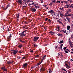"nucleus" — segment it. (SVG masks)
<instances>
[{
    "mask_svg": "<svg viewBox=\"0 0 73 73\" xmlns=\"http://www.w3.org/2000/svg\"><path fill=\"white\" fill-rule=\"evenodd\" d=\"M38 38H39V37L38 36L34 37L33 39V41L36 42L38 40Z\"/></svg>",
    "mask_w": 73,
    "mask_h": 73,
    "instance_id": "1",
    "label": "nucleus"
},
{
    "mask_svg": "<svg viewBox=\"0 0 73 73\" xmlns=\"http://www.w3.org/2000/svg\"><path fill=\"white\" fill-rule=\"evenodd\" d=\"M38 5V6H37ZM34 6L35 7V8H36V9H37L38 8V9H39L40 8V6H38V4H35V5H34Z\"/></svg>",
    "mask_w": 73,
    "mask_h": 73,
    "instance_id": "2",
    "label": "nucleus"
},
{
    "mask_svg": "<svg viewBox=\"0 0 73 73\" xmlns=\"http://www.w3.org/2000/svg\"><path fill=\"white\" fill-rule=\"evenodd\" d=\"M26 35V34H25V33L23 32L20 33L21 36V37H24Z\"/></svg>",
    "mask_w": 73,
    "mask_h": 73,
    "instance_id": "3",
    "label": "nucleus"
},
{
    "mask_svg": "<svg viewBox=\"0 0 73 73\" xmlns=\"http://www.w3.org/2000/svg\"><path fill=\"white\" fill-rule=\"evenodd\" d=\"M12 51H13L12 53L14 55L16 54L17 53V52H18V51L16 50H13Z\"/></svg>",
    "mask_w": 73,
    "mask_h": 73,
    "instance_id": "4",
    "label": "nucleus"
},
{
    "mask_svg": "<svg viewBox=\"0 0 73 73\" xmlns=\"http://www.w3.org/2000/svg\"><path fill=\"white\" fill-rule=\"evenodd\" d=\"M18 3L22 5V4H23V1H22V0H18Z\"/></svg>",
    "mask_w": 73,
    "mask_h": 73,
    "instance_id": "5",
    "label": "nucleus"
},
{
    "mask_svg": "<svg viewBox=\"0 0 73 73\" xmlns=\"http://www.w3.org/2000/svg\"><path fill=\"white\" fill-rule=\"evenodd\" d=\"M31 10L32 12H36V9L35 8H32L31 9Z\"/></svg>",
    "mask_w": 73,
    "mask_h": 73,
    "instance_id": "6",
    "label": "nucleus"
},
{
    "mask_svg": "<svg viewBox=\"0 0 73 73\" xmlns=\"http://www.w3.org/2000/svg\"><path fill=\"white\" fill-rule=\"evenodd\" d=\"M1 69L3 70V71H5V72H7V70L6 68H5V67H2L1 68Z\"/></svg>",
    "mask_w": 73,
    "mask_h": 73,
    "instance_id": "7",
    "label": "nucleus"
},
{
    "mask_svg": "<svg viewBox=\"0 0 73 73\" xmlns=\"http://www.w3.org/2000/svg\"><path fill=\"white\" fill-rule=\"evenodd\" d=\"M28 66V64L27 63H25V64H23V67L24 68H25L27 66Z\"/></svg>",
    "mask_w": 73,
    "mask_h": 73,
    "instance_id": "8",
    "label": "nucleus"
},
{
    "mask_svg": "<svg viewBox=\"0 0 73 73\" xmlns=\"http://www.w3.org/2000/svg\"><path fill=\"white\" fill-rule=\"evenodd\" d=\"M64 16V15L62 13V12H61L60 13V16L61 17H63V16Z\"/></svg>",
    "mask_w": 73,
    "mask_h": 73,
    "instance_id": "9",
    "label": "nucleus"
},
{
    "mask_svg": "<svg viewBox=\"0 0 73 73\" xmlns=\"http://www.w3.org/2000/svg\"><path fill=\"white\" fill-rule=\"evenodd\" d=\"M11 37H12V35H11V34H10L9 36L7 37V39H8L9 40H10V38H11Z\"/></svg>",
    "mask_w": 73,
    "mask_h": 73,
    "instance_id": "10",
    "label": "nucleus"
},
{
    "mask_svg": "<svg viewBox=\"0 0 73 73\" xmlns=\"http://www.w3.org/2000/svg\"><path fill=\"white\" fill-rule=\"evenodd\" d=\"M65 65L66 67H67V68H68V69H69V68H71V67L70 66H68V64H67L66 63L65 64Z\"/></svg>",
    "mask_w": 73,
    "mask_h": 73,
    "instance_id": "11",
    "label": "nucleus"
},
{
    "mask_svg": "<svg viewBox=\"0 0 73 73\" xmlns=\"http://www.w3.org/2000/svg\"><path fill=\"white\" fill-rule=\"evenodd\" d=\"M61 32H62V33H66V30H61Z\"/></svg>",
    "mask_w": 73,
    "mask_h": 73,
    "instance_id": "12",
    "label": "nucleus"
},
{
    "mask_svg": "<svg viewBox=\"0 0 73 73\" xmlns=\"http://www.w3.org/2000/svg\"><path fill=\"white\" fill-rule=\"evenodd\" d=\"M68 13H66L65 14V15H63V16H64V17H68V15H67Z\"/></svg>",
    "mask_w": 73,
    "mask_h": 73,
    "instance_id": "13",
    "label": "nucleus"
},
{
    "mask_svg": "<svg viewBox=\"0 0 73 73\" xmlns=\"http://www.w3.org/2000/svg\"><path fill=\"white\" fill-rule=\"evenodd\" d=\"M67 30H69L70 29V26H68L67 27Z\"/></svg>",
    "mask_w": 73,
    "mask_h": 73,
    "instance_id": "14",
    "label": "nucleus"
},
{
    "mask_svg": "<svg viewBox=\"0 0 73 73\" xmlns=\"http://www.w3.org/2000/svg\"><path fill=\"white\" fill-rule=\"evenodd\" d=\"M60 27H57V28L56 29H56V30H58V31H60Z\"/></svg>",
    "mask_w": 73,
    "mask_h": 73,
    "instance_id": "15",
    "label": "nucleus"
},
{
    "mask_svg": "<svg viewBox=\"0 0 73 73\" xmlns=\"http://www.w3.org/2000/svg\"><path fill=\"white\" fill-rule=\"evenodd\" d=\"M46 57V55H45L42 58V60H44V59H45V57Z\"/></svg>",
    "mask_w": 73,
    "mask_h": 73,
    "instance_id": "16",
    "label": "nucleus"
},
{
    "mask_svg": "<svg viewBox=\"0 0 73 73\" xmlns=\"http://www.w3.org/2000/svg\"><path fill=\"white\" fill-rule=\"evenodd\" d=\"M13 62L8 61V62H7V64H12Z\"/></svg>",
    "mask_w": 73,
    "mask_h": 73,
    "instance_id": "17",
    "label": "nucleus"
},
{
    "mask_svg": "<svg viewBox=\"0 0 73 73\" xmlns=\"http://www.w3.org/2000/svg\"><path fill=\"white\" fill-rule=\"evenodd\" d=\"M66 19H67V20H68V22H70V18H69L68 17H66Z\"/></svg>",
    "mask_w": 73,
    "mask_h": 73,
    "instance_id": "18",
    "label": "nucleus"
},
{
    "mask_svg": "<svg viewBox=\"0 0 73 73\" xmlns=\"http://www.w3.org/2000/svg\"><path fill=\"white\" fill-rule=\"evenodd\" d=\"M58 36H62V35L59 33L58 34H57Z\"/></svg>",
    "mask_w": 73,
    "mask_h": 73,
    "instance_id": "19",
    "label": "nucleus"
},
{
    "mask_svg": "<svg viewBox=\"0 0 73 73\" xmlns=\"http://www.w3.org/2000/svg\"><path fill=\"white\" fill-rule=\"evenodd\" d=\"M52 13H54V11H53V10H50L48 12V13H52Z\"/></svg>",
    "mask_w": 73,
    "mask_h": 73,
    "instance_id": "20",
    "label": "nucleus"
},
{
    "mask_svg": "<svg viewBox=\"0 0 73 73\" xmlns=\"http://www.w3.org/2000/svg\"><path fill=\"white\" fill-rule=\"evenodd\" d=\"M30 51L31 53H33V50H32V49H30Z\"/></svg>",
    "mask_w": 73,
    "mask_h": 73,
    "instance_id": "21",
    "label": "nucleus"
},
{
    "mask_svg": "<svg viewBox=\"0 0 73 73\" xmlns=\"http://www.w3.org/2000/svg\"><path fill=\"white\" fill-rule=\"evenodd\" d=\"M22 44H20L18 46V47L19 48H21V47H22Z\"/></svg>",
    "mask_w": 73,
    "mask_h": 73,
    "instance_id": "22",
    "label": "nucleus"
},
{
    "mask_svg": "<svg viewBox=\"0 0 73 73\" xmlns=\"http://www.w3.org/2000/svg\"><path fill=\"white\" fill-rule=\"evenodd\" d=\"M56 4H58L59 3H60V1H57L56 2Z\"/></svg>",
    "mask_w": 73,
    "mask_h": 73,
    "instance_id": "23",
    "label": "nucleus"
},
{
    "mask_svg": "<svg viewBox=\"0 0 73 73\" xmlns=\"http://www.w3.org/2000/svg\"><path fill=\"white\" fill-rule=\"evenodd\" d=\"M63 42H64V41H63V40H62L60 42L59 44H62V43H63Z\"/></svg>",
    "mask_w": 73,
    "mask_h": 73,
    "instance_id": "24",
    "label": "nucleus"
},
{
    "mask_svg": "<svg viewBox=\"0 0 73 73\" xmlns=\"http://www.w3.org/2000/svg\"><path fill=\"white\" fill-rule=\"evenodd\" d=\"M33 45H34V47H36L38 45H37V44H34Z\"/></svg>",
    "mask_w": 73,
    "mask_h": 73,
    "instance_id": "25",
    "label": "nucleus"
},
{
    "mask_svg": "<svg viewBox=\"0 0 73 73\" xmlns=\"http://www.w3.org/2000/svg\"><path fill=\"white\" fill-rule=\"evenodd\" d=\"M62 70H63L65 71V72H67V71H66V70L65 69H64V68H62Z\"/></svg>",
    "mask_w": 73,
    "mask_h": 73,
    "instance_id": "26",
    "label": "nucleus"
},
{
    "mask_svg": "<svg viewBox=\"0 0 73 73\" xmlns=\"http://www.w3.org/2000/svg\"><path fill=\"white\" fill-rule=\"evenodd\" d=\"M20 41L21 42H23V43H24V42H25V41H23L22 40H20Z\"/></svg>",
    "mask_w": 73,
    "mask_h": 73,
    "instance_id": "27",
    "label": "nucleus"
},
{
    "mask_svg": "<svg viewBox=\"0 0 73 73\" xmlns=\"http://www.w3.org/2000/svg\"><path fill=\"white\" fill-rule=\"evenodd\" d=\"M66 6L67 7V8H68L69 7H70V6H69L68 5H66Z\"/></svg>",
    "mask_w": 73,
    "mask_h": 73,
    "instance_id": "28",
    "label": "nucleus"
},
{
    "mask_svg": "<svg viewBox=\"0 0 73 73\" xmlns=\"http://www.w3.org/2000/svg\"><path fill=\"white\" fill-rule=\"evenodd\" d=\"M52 0V2L54 3V4H55L56 3V0Z\"/></svg>",
    "mask_w": 73,
    "mask_h": 73,
    "instance_id": "29",
    "label": "nucleus"
},
{
    "mask_svg": "<svg viewBox=\"0 0 73 73\" xmlns=\"http://www.w3.org/2000/svg\"><path fill=\"white\" fill-rule=\"evenodd\" d=\"M57 22H59V23H62V22H61V21H60L58 20H57Z\"/></svg>",
    "mask_w": 73,
    "mask_h": 73,
    "instance_id": "30",
    "label": "nucleus"
},
{
    "mask_svg": "<svg viewBox=\"0 0 73 73\" xmlns=\"http://www.w3.org/2000/svg\"><path fill=\"white\" fill-rule=\"evenodd\" d=\"M43 6L45 8H46V5H44Z\"/></svg>",
    "mask_w": 73,
    "mask_h": 73,
    "instance_id": "31",
    "label": "nucleus"
},
{
    "mask_svg": "<svg viewBox=\"0 0 73 73\" xmlns=\"http://www.w3.org/2000/svg\"><path fill=\"white\" fill-rule=\"evenodd\" d=\"M18 15L16 17L17 19H19V14H18Z\"/></svg>",
    "mask_w": 73,
    "mask_h": 73,
    "instance_id": "32",
    "label": "nucleus"
},
{
    "mask_svg": "<svg viewBox=\"0 0 73 73\" xmlns=\"http://www.w3.org/2000/svg\"><path fill=\"white\" fill-rule=\"evenodd\" d=\"M72 15H73V14H68V16H72Z\"/></svg>",
    "mask_w": 73,
    "mask_h": 73,
    "instance_id": "33",
    "label": "nucleus"
},
{
    "mask_svg": "<svg viewBox=\"0 0 73 73\" xmlns=\"http://www.w3.org/2000/svg\"><path fill=\"white\" fill-rule=\"evenodd\" d=\"M52 73V71H51V70H50V69L49 70V73Z\"/></svg>",
    "mask_w": 73,
    "mask_h": 73,
    "instance_id": "34",
    "label": "nucleus"
},
{
    "mask_svg": "<svg viewBox=\"0 0 73 73\" xmlns=\"http://www.w3.org/2000/svg\"><path fill=\"white\" fill-rule=\"evenodd\" d=\"M60 9L61 10V11H64V8H60Z\"/></svg>",
    "mask_w": 73,
    "mask_h": 73,
    "instance_id": "35",
    "label": "nucleus"
},
{
    "mask_svg": "<svg viewBox=\"0 0 73 73\" xmlns=\"http://www.w3.org/2000/svg\"><path fill=\"white\" fill-rule=\"evenodd\" d=\"M21 58V57L20 56H18V58L17 60H19V59H20V58Z\"/></svg>",
    "mask_w": 73,
    "mask_h": 73,
    "instance_id": "36",
    "label": "nucleus"
},
{
    "mask_svg": "<svg viewBox=\"0 0 73 73\" xmlns=\"http://www.w3.org/2000/svg\"><path fill=\"white\" fill-rule=\"evenodd\" d=\"M64 3H66V4H67V3H68V1H64Z\"/></svg>",
    "mask_w": 73,
    "mask_h": 73,
    "instance_id": "37",
    "label": "nucleus"
},
{
    "mask_svg": "<svg viewBox=\"0 0 73 73\" xmlns=\"http://www.w3.org/2000/svg\"><path fill=\"white\" fill-rule=\"evenodd\" d=\"M71 38H73V35H71Z\"/></svg>",
    "mask_w": 73,
    "mask_h": 73,
    "instance_id": "38",
    "label": "nucleus"
},
{
    "mask_svg": "<svg viewBox=\"0 0 73 73\" xmlns=\"http://www.w3.org/2000/svg\"><path fill=\"white\" fill-rule=\"evenodd\" d=\"M58 48L59 49H61V50H62V48H61H61L60 47H58Z\"/></svg>",
    "mask_w": 73,
    "mask_h": 73,
    "instance_id": "39",
    "label": "nucleus"
},
{
    "mask_svg": "<svg viewBox=\"0 0 73 73\" xmlns=\"http://www.w3.org/2000/svg\"><path fill=\"white\" fill-rule=\"evenodd\" d=\"M62 46H63V44H62L60 46V47H61V48H62Z\"/></svg>",
    "mask_w": 73,
    "mask_h": 73,
    "instance_id": "40",
    "label": "nucleus"
},
{
    "mask_svg": "<svg viewBox=\"0 0 73 73\" xmlns=\"http://www.w3.org/2000/svg\"><path fill=\"white\" fill-rule=\"evenodd\" d=\"M48 18H46L45 19V21H48Z\"/></svg>",
    "mask_w": 73,
    "mask_h": 73,
    "instance_id": "41",
    "label": "nucleus"
},
{
    "mask_svg": "<svg viewBox=\"0 0 73 73\" xmlns=\"http://www.w3.org/2000/svg\"><path fill=\"white\" fill-rule=\"evenodd\" d=\"M56 16H58V17H60V16H59V13H58V15H56Z\"/></svg>",
    "mask_w": 73,
    "mask_h": 73,
    "instance_id": "42",
    "label": "nucleus"
},
{
    "mask_svg": "<svg viewBox=\"0 0 73 73\" xmlns=\"http://www.w3.org/2000/svg\"><path fill=\"white\" fill-rule=\"evenodd\" d=\"M49 33H50L51 34H52V33H53V32L52 31H50L49 32Z\"/></svg>",
    "mask_w": 73,
    "mask_h": 73,
    "instance_id": "43",
    "label": "nucleus"
},
{
    "mask_svg": "<svg viewBox=\"0 0 73 73\" xmlns=\"http://www.w3.org/2000/svg\"><path fill=\"white\" fill-rule=\"evenodd\" d=\"M66 47H65L64 48H63V49H64V50H65V49H66Z\"/></svg>",
    "mask_w": 73,
    "mask_h": 73,
    "instance_id": "44",
    "label": "nucleus"
},
{
    "mask_svg": "<svg viewBox=\"0 0 73 73\" xmlns=\"http://www.w3.org/2000/svg\"><path fill=\"white\" fill-rule=\"evenodd\" d=\"M53 4V3H51L50 4H49V5L51 6Z\"/></svg>",
    "mask_w": 73,
    "mask_h": 73,
    "instance_id": "45",
    "label": "nucleus"
},
{
    "mask_svg": "<svg viewBox=\"0 0 73 73\" xmlns=\"http://www.w3.org/2000/svg\"><path fill=\"white\" fill-rule=\"evenodd\" d=\"M71 11H72V10H71V9H69L68 10V11L69 12H71Z\"/></svg>",
    "mask_w": 73,
    "mask_h": 73,
    "instance_id": "46",
    "label": "nucleus"
},
{
    "mask_svg": "<svg viewBox=\"0 0 73 73\" xmlns=\"http://www.w3.org/2000/svg\"><path fill=\"white\" fill-rule=\"evenodd\" d=\"M65 53H68V52L66 50H65Z\"/></svg>",
    "mask_w": 73,
    "mask_h": 73,
    "instance_id": "47",
    "label": "nucleus"
},
{
    "mask_svg": "<svg viewBox=\"0 0 73 73\" xmlns=\"http://www.w3.org/2000/svg\"><path fill=\"white\" fill-rule=\"evenodd\" d=\"M26 32H27V31L25 30V31H23L22 32H23V33H24L25 32L26 33Z\"/></svg>",
    "mask_w": 73,
    "mask_h": 73,
    "instance_id": "48",
    "label": "nucleus"
},
{
    "mask_svg": "<svg viewBox=\"0 0 73 73\" xmlns=\"http://www.w3.org/2000/svg\"><path fill=\"white\" fill-rule=\"evenodd\" d=\"M70 46L71 47V48H73V44L72 45H70Z\"/></svg>",
    "mask_w": 73,
    "mask_h": 73,
    "instance_id": "49",
    "label": "nucleus"
},
{
    "mask_svg": "<svg viewBox=\"0 0 73 73\" xmlns=\"http://www.w3.org/2000/svg\"><path fill=\"white\" fill-rule=\"evenodd\" d=\"M35 4V3L33 2V3H32L31 4V5H33L34 4Z\"/></svg>",
    "mask_w": 73,
    "mask_h": 73,
    "instance_id": "50",
    "label": "nucleus"
},
{
    "mask_svg": "<svg viewBox=\"0 0 73 73\" xmlns=\"http://www.w3.org/2000/svg\"><path fill=\"white\" fill-rule=\"evenodd\" d=\"M69 44L70 45H73V44H72V43H69Z\"/></svg>",
    "mask_w": 73,
    "mask_h": 73,
    "instance_id": "51",
    "label": "nucleus"
},
{
    "mask_svg": "<svg viewBox=\"0 0 73 73\" xmlns=\"http://www.w3.org/2000/svg\"><path fill=\"white\" fill-rule=\"evenodd\" d=\"M53 13V16H56V14H54V13Z\"/></svg>",
    "mask_w": 73,
    "mask_h": 73,
    "instance_id": "52",
    "label": "nucleus"
},
{
    "mask_svg": "<svg viewBox=\"0 0 73 73\" xmlns=\"http://www.w3.org/2000/svg\"><path fill=\"white\" fill-rule=\"evenodd\" d=\"M69 44H70V43H71L72 42H71V41H70V40L69 41Z\"/></svg>",
    "mask_w": 73,
    "mask_h": 73,
    "instance_id": "53",
    "label": "nucleus"
},
{
    "mask_svg": "<svg viewBox=\"0 0 73 73\" xmlns=\"http://www.w3.org/2000/svg\"><path fill=\"white\" fill-rule=\"evenodd\" d=\"M48 21H50V23H52V21H51V20L50 19H49Z\"/></svg>",
    "mask_w": 73,
    "mask_h": 73,
    "instance_id": "54",
    "label": "nucleus"
},
{
    "mask_svg": "<svg viewBox=\"0 0 73 73\" xmlns=\"http://www.w3.org/2000/svg\"><path fill=\"white\" fill-rule=\"evenodd\" d=\"M36 57H39V55H37L36 56Z\"/></svg>",
    "mask_w": 73,
    "mask_h": 73,
    "instance_id": "55",
    "label": "nucleus"
},
{
    "mask_svg": "<svg viewBox=\"0 0 73 73\" xmlns=\"http://www.w3.org/2000/svg\"><path fill=\"white\" fill-rule=\"evenodd\" d=\"M23 59H25V56L23 57L22 58Z\"/></svg>",
    "mask_w": 73,
    "mask_h": 73,
    "instance_id": "56",
    "label": "nucleus"
},
{
    "mask_svg": "<svg viewBox=\"0 0 73 73\" xmlns=\"http://www.w3.org/2000/svg\"><path fill=\"white\" fill-rule=\"evenodd\" d=\"M41 3H43V0H41Z\"/></svg>",
    "mask_w": 73,
    "mask_h": 73,
    "instance_id": "57",
    "label": "nucleus"
},
{
    "mask_svg": "<svg viewBox=\"0 0 73 73\" xmlns=\"http://www.w3.org/2000/svg\"><path fill=\"white\" fill-rule=\"evenodd\" d=\"M64 20H65V21H67L66 20L65 18H64Z\"/></svg>",
    "mask_w": 73,
    "mask_h": 73,
    "instance_id": "58",
    "label": "nucleus"
},
{
    "mask_svg": "<svg viewBox=\"0 0 73 73\" xmlns=\"http://www.w3.org/2000/svg\"><path fill=\"white\" fill-rule=\"evenodd\" d=\"M8 7H6L5 8V9H7V8H8Z\"/></svg>",
    "mask_w": 73,
    "mask_h": 73,
    "instance_id": "59",
    "label": "nucleus"
},
{
    "mask_svg": "<svg viewBox=\"0 0 73 73\" xmlns=\"http://www.w3.org/2000/svg\"><path fill=\"white\" fill-rule=\"evenodd\" d=\"M9 6H10L9 5H7V7H9Z\"/></svg>",
    "mask_w": 73,
    "mask_h": 73,
    "instance_id": "60",
    "label": "nucleus"
},
{
    "mask_svg": "<svg viewBox=\"0 0 73 73\" xmlns=\"http://www.w3.org/2000/svg\"><path fill=\"white\" fill-rule=\"evenodd\" d=\"M38 64H39V65H40L41 64V63H40V62L39 63H38Z\"/></svg>",
    "mask_w": 73,
    "mask_h": 73,
    "instance_id": "61",
    "label": "nucleus"
},
{
    "mask_svg": "<svg viewBox=\"0 0 73 73\" xmlns=\"http://www.w3.org/2000/svg\"><path fill=\"white\" fill-rule=\"evenodd\" d=\"M19 53H22V52H21V51H19Z\"/></svg>",
    "mask_w": 73,
    "mask_h": 73,
    "instance_id": "62",
    "label": "nucleus"
},
{
    "mask_svg": "<svg viewBox=\"0 0 73 73\" xmlns=\"http://www.w3.org/2000/svg\"><path fill=\"white\" fill-rule=\"evenodd\" d=\"M70 8H73V6H70Z\"/></svg>",
    "mask_w": 73,
    "mask_h": 73,
    "instance_id": "63",
    "label": "nucleus"
},
{
    "mask_svg": "<svg viewBox=\"0 0 73 73\" xmlns=\"http://www.w3.org/2000/svg\"><path fill=\"white\" fill-rule=\"evenodd\" d=\"M27 2H29V0H27Z\"/></svg>",
    "mask_w": 73,
    "mask_h": 73,
    "instance_id": "64",
    "label": "nucleus"
}]
</instances>
